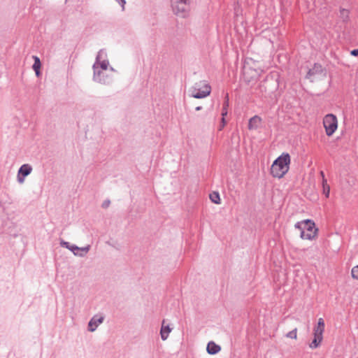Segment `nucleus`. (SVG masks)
I'll return each mask as SVG.
<instances>
[{
  "label": "nucleus",
  "instance_id": "nucleus-25",
  "mask_svg": "<svg viewBox=\"0 0 358 358\" xmlns=\"http://www.w3.org/2000/svg\"><path fill=\"white\" fill-rule=\"evenodd\" d=\"M60 245H61V246L64 247V248H67V249H69V248H70V247L71 246V245L70 244V243L66 242V241H63V240H62V241H61V242H60Z\"/></svg>",
  "mask_w": 358,
  "mask_h": 358
},
{
  "label": "nucleus",
  "instance_id": "nucleus-9",
  "mask_svg": "<svg viewBox=\"0 0 358 358\" xmlns=\"http://www.w3.org/2000/svg\"><path fill=\"white\" fill-rule=\"evenodd\" d=\"M90 249V245L83 248H79L75 245H71L69 250L72 251L76 256L84 257L89 252Z\"/></svg>",
  "mask_w": 358,
  "mask_h": 358
},
{
  "label": "nucleus",
  "instance_id": "nucleus-10",
  "mask_svg": "<svg viewBox=\"0 0 358 358\" xmlns=\"http://www.w3.org/2000/svg\"><path fill=\"white\" fill-rule=\"evenodd\" d=\"M103 321V317H98L97 316H94L89 322L88 323V331L93 332L96 330L97 327L101 324Z\"/></svg>",
  "mask_w": 358,
  "mask_h": 358
},
{
  "label": "nucleus",
  "instance_id": "nucleus-8",
  "mask_svg": "<svg viewBox=\"0 0 358 358\" xmlns=\"http://www.w3.org/2000/svg\"><path fill=\"white\" fill-rule=\"evenodd\" d=\"M104 54H105V52H103V50H101L99 51V52L96 55V62H94V64L97 63L98 69L99 68L101 69L102 70H106L108 69V66L109 65V62L107 59H103L102 61H101L103 57V55Z\"/></svg>",
  "mask_w": 358,
  "mask_h": 358
},
{
  "label": "nucleus",
  "instance_id": "nucleus-30",
  "mask_svg": "<svg viewBox=\"0 0 358 358\" xmlns=\"http://www.w3.org/2000/svg\"><path fill=\"white\" fill-rule=\"evenodd\" d=\"M202 109V107L201 106H197L196 107L195 110L199 111V110H201Z\"/></svg>",
  "mask_w": 358,
  "mask_h": 358
},
{
  "label": "nucleus",
  "instance_id": "nucleus-15",
  "mask_svg": "<svg viewBox=\"0 0 358 358\" xmlns=\"http://www.w3.org/2000/svg\"><path fill=\"white\" fill-rule=\"evenodd\" d=\"M261 118L257 115H255L254 117H251L249 120L248 129L250 130L257 129L259 124L261 122Z\"/></svg>",
  "mask_w": 358,
  "mask_h": 358
},
{
  "label": "nucleus",
  "instance_id": "nucleus-7",
  "mask_svg": "<svg viewBox=\"0 0 358 358\" xmlns=\"http://www.w3.org/2000/svg\"><path fill=\"white\" fill-rule=\"evenodd\" d=\"M93 70H94V75H93V80L99 83L107 85L109 84L112 81V78L106 75L104 72L101 71L100 69H98V64H93Z\"/></svg>",
  "mask_w": 358,
  "mask_h": 358
},
{
  "label": "nucleus",
  "instance_id": "nucleus-22",
  "mask_svg": "<svg viewBox=\"0 0 358 358\" xmlns=\"http://www.w3.org/2000/svg\"><path fill=\"white\" fill-rule=\"evenodd\" d=\"M304 220L301 222H298L295 224L294 227L296 229H298L300 231V234L302 231H303V227H304Z\"/></svg>",
  "mask_w": 358,
  "mask_h": 358
},
{
  "label": "nucleus",
  "instance_id": "nucleus-2",
  "mask_svg": "<svg viewBox=\"0 0 358 358\" xmlns=\"http://www.w3.org/2000/svg\"><path fill=\"white\" fill-rule=\"evenodd\" d=\"M189 96L195 99H203L208 95L211 92V87L210 85L206 83L205 81H199L196 83L189 89Z\"/></svg>",
  "mask_w": 358,
  "mask_h": 358
},
{
  "label": "nucleus",
  "instance_id": "nucleus-14",
  "mask_svg": "<svg viewBox=\"0 0 358 358\" xmlns=\"http://www.w3.org/2000/svg\"><path fill=\"white\" fill-rule=\"evenodd\" d=\"M229 107V96L228 94H226L224 101L223 103L222 109V125L221 127H224L226 122L224 120V116L227 115V108Z\"/></svg>",
  "mask_w": 358,
  "mask_h": 358
},
{
  "label": "nucleus",
  "instance_id": "nucleus-4",
  "mask_svg": "<svg viewBox=\"0 0 358 358\" xmlns=\"http://www.w3.org/2000/svg\"><path fill=\"white\" fill-rule=\"evenodd\" d=\"M303 231H301L300 237L302 239L313 240L317 236L318 229L315 227V222L310 219L304 220Z\"/></svg>",
  "mask_w": 358,
  "mask_h": 358
},
{
  "label": "nucleus",
  "instance_id": "nucleus-27",
  "mask_svg": "<svg viewBox=\"0 0 358 358\" xmlns=\"http://www.w3.org/2000/svg\"><path fill=\"white\" fill-rule=\"evenodd\" d=\"M116 1H117L121 5V6L122 7V9L124 10V5L126 4V1L125 0H116Z\"/></svg>",
  "mask_w": 358,
  "mask_h": 358
},
{
  "label": "nucleus",
  "instance_id": "nucleus-13",
  "mask_svg": "<svg viewBox=\"0 0 358 358\" xmlns=\"http://www.w3.org/2000/svg\"><path fill=\"white\" fill-rule=\"evenodd\" d=\"M165 320L162 321V324L160 330L161 338L163 341H166L169 337L170 332L171 331V328H170L169 325H164Z\"/></svg>",
  "mask_w": 358,
  "mask_h": 358
},
{
  "label": "nucleus",
  "instance_id": "nucleus-31",
  "mask_svg": "<svg viewBox=\"0 0 358 358\" xmlns=\"http://www.w3.org/2000/svg\"><path fill=\"white\" fill-rule=\"evenodd\" d=\"M320 175H321V176H322V179H323V178H325V177H324V172H323L322 171H320Z\"/></svg>",
  "mask_w": 358,
  "mask_h": 358
},
{
  "label": "nucleus",
  "instance_id": "nucleus-24",
  "mask_svg": "<svg viewBox=\"0 0 358 358\" xmlns=\"http://www.w3.org/2000/svg\"><path fill=\"white\" fill-rule=\"evenodd\" d=\"M26 177L22 176L20 173L17 172V180L19 183H23Z\"/></svg>",
  "mask_w": 358,
  "mask_h": 358
},
{
  "label": "nucleus",
  "instance_id": "nucleus-20",
  "mask_svg": "<svg viewBox=\"0 0 358 358\" xmlns=\"http://www.w3.org/2000/svg\"><path fill=\"white\" fill-rule=\"evenodd\" d=\"M351 275L354 279L358 280V265L352 268Z\"/></svg>",
  "mask_w": 358,
  "mask_h": 358
},
{
  "label": "nucleus",
  "instance_id": "nucleus-12",
  "mask_svg": "<svg viewBox=\"0 0 358 358\" xmlns=\"http://www.w3.org/2000/svg\"><path fill=\"white\" fill-rule=\"evenodd\" d=\"M206 350L210 355H215L221 350V347L213 341H210L207 345Z\"/></svg>",
  "mask_w": 358,
  "mask_h": 358
},
{
  "label": "nucleus",
  "instance_id": "nucleus-21",
  "mask_svg": "<svg viewBox=\"0 0 358 358\" xmlns=\"http://www.w3.org/2000/svg\"><path fill=\"white\" fill-rule=\"evenodd\" d=\"M296 332H297V329L295 328L294 329H293L292 331H291L287 334V337L296 339L297 337Z\"/></svg>",
  "mask_w": 358,
  "mask_h": 358
},
{
  "label": "nucleus",
  "instance_id": "nucleus-19",
  "mask_svg": "<svg viewBox=\"0 0 358 358\" xmlns=\"http://www.w3.org/2000/svg\"><path fill=\"white\" fill-rule=\"evenodd\" d=\"M210 199L213 203L215 204L220 203V197L217 192H213L210 194Z\"/></svg>",
  "mask_w": 358,
  "mask_h": 358
},
{
  "label": "nucleus",
  "instance_id": "nucleus-26",
  "mask_svg": "<svg viewBox=\"0 0 358 358\" xmlns=\"http://www.w3.org/2000/svg\"><path fill=\"white\" fill-rule=\"evenodd\" d=\"M110 204V201L109 199H106L105 200L103 203H102V205H101V207L103 208H107L109 207Z\"/></svg>",
  "mask_w": 358,
  "mask_h": 358
},
{
  "label": "nucleus",
  "instance_id": "nucleus-16",
  "mask_svg": "<svg viewBox=\"0 0 358 358\" xmlns=\"http://www.w3.org/2000/svg\"><path fill=\"white\" fill-rule=\"evenodd\" d=\"M32 169V166L30 164H24L20 167L18 173H20L22 176L27 177L31 173Z\"/></svg>",
  "mask_w": 358,
  "mask_h": 358
},
{
  "label": "nucleus",
  "instance_id": "nucleus-1",
  "mask_svg": "<svg viewBox=\"0 0 358 358\" xmlns=\"http://www.w3.org/2000/svg\"><path fill=\"white\" fill-rule=\"evenodd\" d=\"M290 156L288 153H282L273 163L271 167V174L274 178H282L289 170Z\"/></svg>",
  "mask_w": 358,
  "mask_h": 358
},
{
  "label": "nucleus",
  "instance_id": "nucleus-5",
  "mask_svg": "<svg viewBox=\"0 0 358 358\" xmlns=\"http://www.w3.org/2000/svg\"><path fill=\"white\" fill-rule=\"evenodd\" d=\"M324 321L322 318H320L317 322V324L313 329L314 338L309 347L311 349H315L318 348L323 339V333L324 331Z\"/></svg>",
  "mask_w": 358,
  "mask_h": 358
},
{
  "label": "nucleus",
  "instance_id": "nucleus-11",
  "mask_svg": "<svg viewBox=\"0 0 358 358\" xmlns=\"http://www.w3.org/2000/svg\"><path fill=\"white\" fill-rule=\"evenodd\" d=\"M323 72V68L321 64L315 63L312 69H310L307 73L306 78L310 79L313 76L320 74Z\"/></svg>",
  "mask_w": 358,
  "mask_h": 358
},
{
  "label": "nucleus",
  "instance_id": "nucleus-3",
  "mask_svg": "<svg viewBox=\"0 0 358 358\" xmlns=\"http://www.w3.org/2000/svg\"><path fill=\"white\" fill-rule=\"evenodd\" d=\"M172 9L174 14L180 17H187L189 13V0H172Z\"/></svg>",
  "mask_w": 358,
  "mask_h": 358
},
{
  "label": "nucleus",
  "instance_id": "nucleus-28",
  "mask_svg": "<svg viewBox=\"0 0 358 358\" xmlns=\"http://www.w3.org/2000/svg\"><path fill=\"white\" fill-rule=\"evenodd\" d=\"M350 55L352 56H355V57H357L358 56V49H354V50H351Z\"/></svg>",
  "mask_w": 358,
  "mask_h": 358
},
{
  "label": "nucleus",
  "instance_id": "nucleus-29",
  "mask_svg": "<svg viewBox=\"0 0 358 358\" xmlns=\"http://www.w3.org/2000/svg\"><path fill=\"white\" fill-rule=\"evenodd\" d=\"M322 187H324V186H326V185H329L327 184V179H326V178H323V179H322Z\"/></svg>",
  "mask_w": 358,
  "mask_h": 358
},
{
  "label": "nucleus",
  "instance_id": "nucleus-6",
  "mask_svg": "<svg viewBox=\"0 0 358 358\" xmlns=\"http://www.w3.org/2000/svg\"><path fill=\"white\" fill-rule=\"evenodd\" d=\"M323 124L328 136H331L338 127V121L336 115L327 114L323 120Z\"/></svg>",
  "mask_w": 358,
  "mask_h": 358
},
{
  "label": "nucleus",
  "instance_id": "nucleus-18",
  "mask_svg": "<svg viewBox=\"0 0 358 358\" xmlns=\"http://www.w3.org/2000/svg\"><path fill=\"white\" fill-rule=\"evenodd\" d=\"M32 57H33V59L34 60V64L32 66V68L34 70V71L36 73V75L37 76H39L40 74H41L40 69H41V60H40V59L37 56H34V55Z\"/></svg>",
  "mask_w": 358,
  "mask_h": 358
},
{
  "label": "nucleus",
  "instance_id": "nucleus-17",
  "mask_svg": "<svg viewBox=\"0 0 358 358\" xmlns=\"http://www.w3.org/2000/svg\"><path fill=\"white\" fill-rule=\"evenodd\" d=\"M339 17L343 23H348L350 21V11L345 8H341Z\"/></svg>",
  "mask_w": 358,
  "mask_h": 358
},
{
  "label": "nucleus",
  "instance_id": "nucleus-23",
  "mask_svg": "<svg viewBox=\"0 0 358 358\" xmlns=\"http://www.w3.org/2000/svg\"><path fill=\"white\" fill-rule=\"evenodd\" d=\"M323 188V194L325 195L327 198L329 196V192H330V186L326 185L324 187H322Z\"/></svg>",
  "mask_w": 358,
  "mask_h": 358
}]
</instances>
